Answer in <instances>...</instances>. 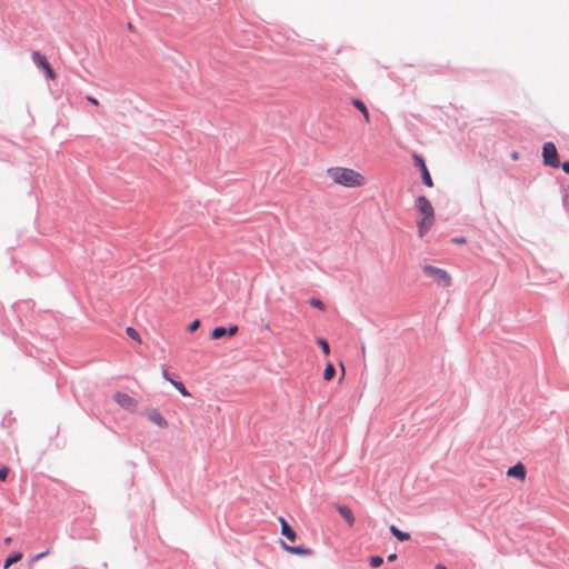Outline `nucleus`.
Wrapping results in <instances>:
<instances>
[{"mask_svg": "<svg viewBox=\"0 0 569 569\" xmlns=\"http://www.w3.org/2000/svg\"><path fill=\"white\" fill-rule=\"evenodd\" d=\"M162 377H163L167 381H169V382H170V380H173V379L170 377V375H169V372H168V370H167V369H163V370H162Z\"/></svg>", "mask_w": 569, "mask_h": 569, "instance_id": "c756f323", "label": "nucleus"}, {"mask_svg": "<svg viewBox=\"0 0 569 569\" xmlns=\"http://www.w3.org/2000/svg\"><path fill=\"white\" fill-rule=\"evenodd\" d=\"M11 542H12V538L11 537H7L4 539V545L9 546V545H11Z\"/></svg>", "mask_w": 569, "mask_h": 569, "instance_id": "72a5a7b5", "label": "nucleus"}, {"mask_svg": "<svg viewBox=\"0 0 569 569\" xmlns=\"http://www.w3.org/2000/svg\"><path fill=\"white\" fill-rule=\"evenodd\" d=\"M452 241L456 243H463V242H466V239L465 238H455Z\"/></svg>", "mask_w": 569, "mask_h": 569, "instance_id": "7c9ffc66", "label": "nucleus"}, {"mask_svg": "<svg viewBox=\"0 0 569 569\" xmlns=\"http://www.w3.org/2000/svg\"><path fill=\"white\" fill-rule=\"evenodd\" d=\"M507 475L509 477L523 480L526 478V468L522 463L518 462L515 466L508 468Z\"/></svg>", "mask_w": 569, "mask_h": 569, "instance_id": "9d476101", "label": "nucleus"}, {"mask_svg": "<svg viewBox=\"0 0 569 569\" xmlns=\"http://www.w3.org/2000/svg\"><path fill=\"white\" fill-rule=\"evenodd\" d=\"M415 208L423 218L435 220V210L426 196H419L415 201Z\"/></svg>", "mask_w": 569, "mask_h": 569, "instance_id": "20e7f679", "label": "nucleus"}, {"mask_svg": "<svg viewBox=\"0 0 569 569\" xmlns=\"http://www.w3.org/2000/svg\"><path fill=\"white\" fill-rule=\"evenodd\" d=\"M309 305L315 307V308H318L320 310L325 309V303L320 299L315 298V297L309 299Z\"/></svg>", "mask_w": 569, "mask_h": 569, "instance_id": "5701e85b", "label": "nucleus"}, {"mask_svg": "<svg viewBox=\"0 0 569 569\" xmlns=\"http://www.w3.org/2000/svg\"><path fill=\"white\" fill-rule=\"evenodd\" d=\"M433 220L422 218L417 222L419 237L422 238L428 229L432 226Z\"/></svg>", "mask_w": 569, "mask_h": 569, "instance_id": "dca6fc26", "label": "nucleus"}, {"mask_svg": "<svg viewBox=\"0 0 569 569\" xmlns=\"http://www.w3.org/2000/svg\"><path fill=\"white\" fill-rule=\"evenodd\" d=\"M396 559H397V555H396V553H391V555H389V556L387 557V560H388V561H393V560H396Z\"/></svg>", "mask_w": 569, "mask_h": 569, "instance_id": "2f4dec72", "label": "nucleus"}, {"mask_svg": "<svg viewBox=\"0 0 569 569\" xmlns=\"http://www.w3.org/2000/svg\"><path fill=\"white\" fill-rule=\"evenodd\" d=\"M9 472H10L9 467L2 466L0 468V481H6L7 478H8Z\"/></svg>", "mask_w": 569, "mask_h": 569, "instance_id": "b1692460", "label": "nucleus"}, {"mask_svg": "<svg viewBox=\"0 0 569 569\" xmlns=\"http://www.w3.org/2000/svg\"><path fill=\"white\" fill-rule=\"evenodd\" d=\"M328 176L333 182L348 188H355L362 184V176L352 169L333 167L327 170Z\"/></svg>", "mask_w": 569, "mask_h": 569, "instance_id": "f257e3e1", "label": "nucleus"}, {"mask_svg": "<svg viewBox=\"0 0 569 569\" xmlns=\"http://www.w3.org/2000/svg\"><path fill=\"white\" fill-rule=\"evenodd\" d=\"M147 417L151 422H153L154 425H157L161 428H164L168 426L167 420L164 419V417L161 415V412L158 409H151L150 411H148Z\"/></svg>", "mask_w": 569, "mask_h": 569, "instance_id": "6e6552de", "label": "nucleus"}, {"mask_svg": "<svg viewBox=\"0 0 569 569\" xmlns=\"http://www.w3.org/2000/svg\"><path fill=\"white\" fill-rule=\"evenodd\" d=\"M88 100H89L92 104H98V100H97L96 98L88 97Z\"/></svg>", "mask_w": 569, "mask_h": 569, "instance_id": "473e14b6", "label": "nucleus"}, {"mask_svg": "<svg viewBox=\"0 0 569 569\" xmlns=\"http://www.w3.org/2000/svg\"><path fill=\"white\" fill-rule=\"evenodd\" d=\"M281 525V535L284 536L288 540L295 541L297 538V533L295 529L288 523V521L283 518H279Z\"/></svg>", "mask_w": 569, "mask_h": 569, "instance_id": "1a4fd4ad", "label": "nucleus"}, {"mask_svg": "<svg viewBox=\"0 0 569 569\" xmlns=\"http://www.w3.org/2000/svg\"><path fill=\"white\" fill-rule=\"evenodd\" d=\"M23 555L19 551H14L4 559L3 568L8 569L13 563L20 561Z\"/></svg>", "mask_w": 569, "mask_h": 569, "instance_id": "2eb2a0df", "label": "nucleus"}, {"mask_svg": "<svg viewBox=\"0 0 569 569\" xmlns=\"http://www.w3.org/2000/svg\"><path fill=\"white\" fill-rule=\"evenodd\" d=\"M43 70L46 71V77L48 79H54L56 73H54L53 69L51 68V66H49L48 68H46Z\"/></svg>", "mask_w": 569, "mask_h": 569, "instance_id": "bb28decb", "label": "nucleus"}, {"mask_svg": "<svg viewBox=\"0 0 569 569\" xmlns=\"http://www.w3.org/2000/svg\"><path fill=\"white\" fill-rule=\"evenodd\" d=\"M200 320L196 319L188 326L189 332H194L200 327Z\"/></svg>", "mask_w": 569, "mask_h": 569, "instance_id": "393cba45", "label": "nucleus"}, {"mask_svg": "<svg viewBox=\"0 0 569 569\" xmlns=\"http://www.w3.org/2000/svg\"><path fill=\"white\" fill-rule=\"evenodd\" d=\"M336 375V368L331 362H328L325 371H323V379L329 381L331 380Z\"/></svg>", "mask_w": 569, "mask_h": 569, "instance_id": "a211bd4d", "label": "nucleus"}, {"mask_svg": "<svg viewBox=\"0 0 569 569\" xmlns=\"http://www.w3.org/2000/svg\"><path fill=\"white\" fill-rule=\"evenodd\" d=\"M49 550H46L43 552H40L38 555H36L34 557H32V561H37V560H40L42 559L43 557H46L47 555H49Z\"/></svg>", "mask_w": 569, "mask_h": 569, "instance_id": "cd10ccee", "label": "nucleus"}, {"mask_svg": "<svg viewBox=\"0 0 569 569\" xmlns=\"http://www.w3.org/2000/svg\"><path fill=\"white\" fill-rule=\"evenodd\" d=\"M560 168L569 174V161L561 162Z\"/></svg>", "mask_w": 569, "mask_h": 569, "instance_id": "c85d7f7f", "label": "nucleus"}, {"mask_svg": "<svg viewBox=\"0 0 569 569\" xmlns=\"http://www.w3.org/2000/svg\"><path fill=\"white\" fill-rule=\"evenodd\" d=\"M317 343L322 349V351H323V353L326 356H328L330 353V347H329V343H328V341L326 339L318 338L317 339Z\"/></svg>", "mask_w": 569, "mask_h": 569, "instance_id": "412c9836", "label": "nucleus"}, {"mask_svg": "<svg viewBox=\"0 0 569 569\" xmlns=\"http://www.w3.org/2000/svg\"><path fill=\"white\" fill-rule=\"evenodd\" d=\"M351 103H352V106L356 109H358L363 114V118H365L366 122H369L370 121V116H369V111H368V108L365 104V102L361 99L353 98L351 100Z\"/></svg>", "mask_w": 569, "mask_h": 569, "instance_id": "ddd939ff", "label": "nucleus"}, {"mask_svg": "<svg viewBox=\"0 0 569 569\" xmlns=\"http://www.w3.org/2000/svg\"><path fill=\"white\" fill-rule=\"evenodd\" d=\"M337 510L339 515L349 523V526H353L355 516L348 506H338Z\"/></svg>", "mask_w": 569, "mask_h": 569, "instance_id": "9b49d317", "label": "nucleus"}, {"mask_svg": "<svg viewBox=\"0 0 569 569\" xmlns=\"http://www.w3.org/2000/svg\"><path fill=\"white\" fill-rule=\"evenodd\" d=\"M227 336L226 327H216L210 335V338L213 340L221 339Z\"/></svg>", "mask_w": 569, "mask_h": 569, "instance_id": "f3484780", "label": "nucleus"}, {"mask_svg": "<svg viewBox=\"0 0 569 569\" xmlns=\"http://www.w3.org/2000/svg\"><path fill=\"white\" fill-rule=\"evenodd\" d=\"M31 57L33 63L41 69H46L50 66L47 57L41 54L39 51H33Z\"/></svg>", "mask_w": 569, "mask_h": 569, "instance_id": "f8f14e48", "label": "nucleus"}, {"mask_svg": "<svg viewBox=\"0 0 569 569\" xmlns=\"http://www.w3.org/2000/svg\"><path fill=\"white\" fill-rule=\"evenodd\" d=\"M415 164L419 168L421 173L422 183L427 187H432L433 181L431 174L427 168L425 159L419 154H413Z\"/></svg>", "mask_w": 569, "mask_h": 569, "instance_id": "39448f33", "label": "nucleus"}, {"mask_svg": "<svg viewBox=\"0 0 569 569\" xmlns=\"http://www.w3.org/2000/svg\"><path fill=\"white\" fill-rule=\"evenodd\" d=\"M391 535L396 537L399 541H407L410 539V535L408 532L401 531L397 526L391 525L389 528Z\"/></svg>", "mask_w": 569, "mask_h": 569, "instance_id": "4468645a", "label": "nucleus"}, {"mask_svg": "<svg viewBox=\"0 0 569 569\" xmlns=\"http://www.w3.org/2000/svg\"><path fill=\"white\" fill-rule=\"evenodd\" d=\"M542 162L550 168H560V160L556 144L551 141L545 142L542 146Z\"/></svg>", "mask_w": 569, "mask_h": 569, "instance_id": "7ed1b4c3", "label": "nucleus"}, {"mask_svg": "<svg viewBox=\"0 0 569 569\" xmlns=\"http://www.w3.org/2000/svg\"><path fill=\"white\" fill-rule=\"evenodd\" d=\"M281 546L287 552L292 553V555H297V556H312L313 555V550L308 547H305V546H290V545H287L283 540H281Z\"/></svg>", "mask_w": 569, "mask_h": 569, "instance_id": "0eeeda50", "label": "nucleus"}, {"mask_svg": "<svg viewBox=\"0 0 569 569\" xmlns=\"http://www.w3.org/2000/svg\"><path fill=\"white\" fill-rule=\"evenodd\" d=\"M512 158H513V159H518V153H517V152H513V153H512Z\"/></svg>", "mask_w": 569, "mask_h": 569, "instance_id": "c9c22d12", "label": "nucleus"}, {"mask_svg": "<svg viewBox=\"0 0 569 569\" xmlns=\"http://www.w3.org/2000/svg\"><path fill=\"white\" fill-rule=\"evenodd\" d=\"M436 569H447L443 565H437Z\"/></svg>", "mask_w": 569, "mask_h": 569, "instance_id": "f704fd0d", "label": "nucleus"}, {"mask_svg": "<svg viewBox=\"0 0 569 569\" xmlns=\"http://www.w3.org/2000/svg\"><path fill=\"white\" fill-rule=\"evenodd\" d=\"M170 383L183 396L188 397L190 396L189 391L184 387V385L181 381L178 380H170Z\"/></svg>", "mask_w": 569, "mask_h": 569, "instance_id": "6ab92c4d", "label": "nucleus"}, {"mask_svg": "<svg viewBox=\"0 0 569 569\" xmlns=\"http://www.w3.org/2000/svg\"><path fill=\"white\" fill-rule=\"evenodd\" d=\"M226 330H227V336L232 337L238 332L239 328H238V326L232 325V326L226 328Z\"/></svg>", "mask_w": 569, "mask_h": 569, "instance_id": "a878e982", "label": "nucleus"}, {"mask_svg": "<svg viewBox=\"0 0 569 569\" xmlns=\"http://www.w3.org/2000/svg\"><path fill=\"white\" fill-rule=\"evenodd\" d=\"M113 400L121 408L129 410V411L134 410V408L137 406V401L131 396H129L128 393H124V392H120V391L113 393Z\"/></svg>", "mask_w": 569, "mask_h": 569, "instance_id": "423d86ee", "label": "nucleus"}, {"mask_svg": "<svg viewBox=\"0 0 569 569\" xmlns=\"http://www.w3.org/2000/svg\"><path fill=\"white\" fill-rule=\"evenodd\" d=\"M383 563V558L380 557V556H371L369 558V565L372 567V568H378L379 566H381Z\"/></svg>", "mask_w": 569, "mask_h": 569, "instance_id": "4be33fe9", "label": "nucleus"}, {"mask_svg": "<svg viewBox=\"0 0 569 569\" xmlns=\"http://www.w3.org/2000/svg\"><path fill=\"white\" fill-rule=\"evenodd\" d=\"M422 270L427 277L431 278L438 284L443 287H449L451 284V277L445 269L426 264Z\"/></svg>", "mask_w": 569, "mask_h": 569, "instance_id": "f03ea898", "label": "nucleus"}, {"mask_svg": "<svg viewBox=\"0 0 569 569\" xmlns=\"http://www.w3.org/2000/svg\"><path fill=\"white\" fill-rule=\"evenodd\" d=\"M126 332H127V335H128L132 340H134V341H137V342H141L140 335H139V332H138L134 328H132V327H127Z\"/></svg>", "mask_w": 569, "mask_h": 569, "instance_id": "aec40b11", "label": "nucleus"}]
</instances>
